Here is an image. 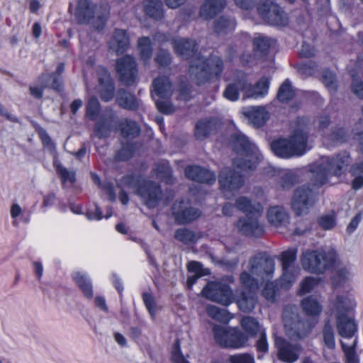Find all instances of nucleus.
<instances>
[{"instance_id": "obj_1", "label": "nucleus", "mask_w": 363, "mask_h": 363, "mask_svg": "<svg viewBox=\"0 0 363 363\" xmlns=\"http://www.w3.org/2000/svg\"><path fill=\"white\" fill-rule=\"evenodd\" d=\"M274 269V261L266 253H259L249 259L246 269L240 276V283L245 289L237 298L238 306L241 311H252L257 302L255 293L259 284L270 281Z\"/></svg>"}, {"instance_id": "obj_2", "label": "nucleus", "mask_w": 363, "mask_h": 363, "mask_svg": "<svg viewBox=\"0 0 363 363\" xmlns=\"http://www.w3.org/2000/svg\"><path fill=\"white\" fill-rule=\"evenodd\" d=\"M175 52L184 59L193 57L189 67V73L197 82L202 84L218 77L223 71V61L218 56L205 58L196 53V44L194 40L178 38L173 40Z\"/></svg>"}, {"instance_id": "obj_3", "label": "nucleus", "mask_w": 363, "mask_h": 363, "mask_svg": "<svg viewBox=\"0 0 363 363\" xmlns=\"http://www.w3.org/2000/svg\"><path fill=\"white\" fill-rule=\"evenodd\" d=\"M273 152L278 157L289 158L301 156L311 149L308 144V120L299 118L296 127L289 139H279L271 144Z\"/></svg>"}, {"instance_id": "obj_4", "label": "nucleus", "mask_w": 363, "mask_h": 363, "mask_svg": "<svg viewBox=\"0 0 363 363\" xmlns=\"http://www.w3.org/2000/svg\"><path fill=\"white\" fill-rule=\"evenodd\" d=\"M350 163V157L344 152L333 157H321L311 165V179L320 186L329 182L333 176H340Z\"/></svg>"}, {"instance_id": "obj_5", "label": "nucleus", "mask_w": 363, "mask_h": 363, "mask_svg": "<svg viewBox=\"0 0 363 363\" xmlns=\"http://www.w3.org/2000/svg\"><path fill=\"white\" fill-rule=\"evenodd\" d=\"M235 206L246 214V217L240 219L237 223L239 231L245 235H261L264 231L263 225L258 221L263 211L261 203L253 202L247 196H240L236 199Z\"/></svg>"}, {"instance_id": "obj_6", "label": "nucleus", "mask_w": 363, "mask_h": 363, "mask_svg": "<svg viewBox=\"0 0 363 363\" xmlns=\"http://www.w3.org/2000/svg\"><path fill=\"white\" fill-rule=\"evenodd\" d=\"M303 269L314 274H323L339 263V255L333 247L305 250L301 256Z\"/></svg>"}, {"instance_id": "obj_7", "label": "nucleus", "mask_w": 363, "mask_h": 363, "mask_svg": "<svg viewBox=\"0 0 363 363\" xmlns=\"http://www.w3.org/2000/svg\"><path fill=\"white\" fill-rule=\"evenodd\" d=\"M232 145L238 155L233 160V167L242 172L255 169L262 157L257 146L241 133L232 135Z\"/></svg>"}, {"instance_id": "obj_8", "label": "nucleus", "mask_w": 363, "mask_h": 363, "mask_svg": "<svg viewBox=\"0 0 363 363\" xmlns=\"http://www.w3.org/2000/svg\"><path fill=\"white\" fill-rule=\"evenodd\" d=\"M283 323L286 334L290 338L303 339L311 332L317 320L313 323L301 321L298 309L295 306L285 307L283 312Z\"/></svg>"}, {"instance_id": "obj_9", "label": "nucleus", "mask_w": 363, "mask_h": 363, "mask_svg": "<svg viewBox=\"0 0 363 363\" xmlns=\"http://www.w3.org/2000/svg\"><path fill=\"white\" fill-rule=\"evenodd\" d=\"M93 9L89 0H79L74 15L79 23H90L97 30L102 29L108 19L109 8L108 5L101 6L96 18L92 16Z\"/></svg>"}, {"instance_id": "obj_10", "label": "nucleus", "mask_w": 363, "mask_h": 363, "mask_svg": "<svg viewBox=\"0 0 363 363\" xmlns=\"http://www.w3.org/2000/svg\"><path fill=\"white\" fill-rule=\"evenodd\" d=\"M151 95L155 101L157 109L164 113H171L174 111L173 105L165 99L169 98L172 94V84L166 77H160L154 79L152 82Z\"/></svg>"}, {"instance_id": "obj_11", "label": "nucleus", "mask_w": 363, "mask_h": 363, "mask_svg": "<svg viewBox=\"0 0 363 363\" xmlns=\"http://www.w3.org/2000/svg\"><path fill=\"white\" fill-rule=\"evenodd\" d=\"M257 11L262 18L269 24L278 26L287 24L288 18L285 12L273 1L267 0L260 4Z\"/></svg>"}, {"instance_id": "obj_12", "label": "nucleus", "mask_w": 363, "mask_h": 363, "mask_svg": "<svg viewBox=\"0 0 363 363\" xmlns=\"http://www.w3.org/2000/svg\"><path fill=\"white\" fill-rule=\"evenodd\" d=\"M220 190L225 199H230L243 185V179L241 174L235 169H223L218 179Z\"/></svg>"}, {"instance_id": "obj_13", "label": "nucleus", "mask_w": 363, "mask_h": 363, "mask_svg": "<svg viewBox=\"0 0 363 363\" xmlns=\"http://www.w3.org/2000/svg\"><path fill=\"white\" fill-rule=\"evenodd\" d=\"M203 296L209 300L228 306L233 303V295L230 288L220 282H211L201 291Z\"/></svg>"}, {"instance_id": "obj_14", "label": "nucleus", "mask_w": 363, "mask_h": 363, "mask_svg": "<svg viewBox=\"0 0 363 363\" xmlns=\"http://www.w3.org/2000/svg\"><path fill=\"white\" fill-rule=\"evenodd\" d=\"M316 192L308 186L298 188L292 200V208L298 216L306 214L315 202Z\"/></svg>"}, {"instance_id": "obj_15", "label": "nucleus", "mask_w": 363, "mask_h": 363, "mask_svg": "<svg viewBox=\"0 0 363 363\" xmlns=\"http://www.w3.org/2000/svg\"><path fill=\"white\" fill-rule=\"evenodd\" d=\"M275 346L279 359L286 363L296 362L303 350L301 344L291 343L280 337H275Z\"/></svg>"}, {"instance_id": "obj_16", "label": "nucleus", "mask_w": 363, "mask_h": 363, "mask_svg": "<svg viewBox=\"0 0 363 363\" xmlns=\"http://www.w3.org/2000/svg\"><path fill=\"white\" fill-rule=\"evenodd\" d=\"M240 85L242 86L244 99H261L268 94L269 79L267 77L261 78L255 85L252 86L247 82L245 77H241Z\"/></svg>"}, {"instance_id": "obj_17", "label": "nucleus", "mask_w": 363, "mask_h": 363, "mask_svg": "<svg viewBox=\"0 0 363 363\" xmlns=\"http://www.w3.org/2000/svg\"><path fill=\"white\" fill-rule=\"evenodd\" d=\"M116 71L121 81L126 84L134 82L136 77V63L130 55H125L116 61Z\"/></svg>"}, {"instance_id": "obj_18", "label": "nucleus", "mask_w": 363, "mask_h": 363, "mask_svg": "<svg viewBox=\"0 0 363 363\" xmlns=\"http://www.w3.org/2000/svg\"><path fill=\"white\" fill-rule=\"evenodd\" d=\"M137 193L149 208L156 206L161 195L158 185L147 180L140 182Z\"/></svg>"}, {"instance_id": "obj_19", "label": "nucleus", "mask_w": 363, "mask_h": 363, "mask_svg": "<svg viewBox=\"0 0 363 363\" xmlns=\"http://www.w3.org/2000/svg\"><path fill=\"white\" fill-rule=\"evenodd\" d=\"M357 306L354 296L352 293L339 294L333 302L335 315H354Z\"/></svg>"}, {"instance_id": "obj_20", "label": "nucleus", "mask_w": 363, "mask_h": 363, "mask_svg": "<svg viewBox=\"0 0 363 363\" xmlns=\"http://www.w3.org/2000/svg\"><path fill=\"white\" fill-rule=\"evenodd\" d=\"M172 213L176 220L181 224L191 222L201 215L198 209L191 208L186 201L175 202L172 207Z\"/></svg>"}, {"instance_id": "obj_21", "label": "nucleus", "mask_w": 363, "mask_h": 363, "mask_svg": "<svg viewBox=\"0 0 363 363\" xmlns=\"http://www.w3.org/2000/svg\"><path fill=\"white\" fill-rule=\"evenodd\" d=\"M335 315L338 334L344 338H352L358 330L354 315L340 314Z\"/></svg>"}, {"instance_id": "obj_22", "label": "nucleus", "mask_w": 363, "mask_h": 363, "mask_svg": "<svg viewBox=\"0 0 363 363\" xmlns=\"http://www.w3.org/2000/svg\"><path fill=\"white\" fill-rule=\"evenodd\" d=\"M242 113L252 126H263L269 118V112L265 106H248L242 109Z\"/></svg>"}, {"instance_id": "obj_23", "label": "nucleus", "mask_w": 363, "mask_h": 363, "mask_svg": "<svg viewBox=\"0 0 363 363\" xmlns=\"http://www.w3.org/2000/svg\"><path fill=\"white\" fill-rule=\"evenodd\" d=\"M186 176L193 180L201 183L212 184L216 182V174L199 166H190L185 169Z\"/></svg>"}, {"instance_id": "obj_24", "label": "nucleus", "mask_w": 363, "mask_h": 363, "mask_svg": "<svg viewBox=\"0 0 363 363\" xmlns=\"http://www.w3.org/2000/svg\"><path fill=\"white\" fill-rule=\"evenodd\" d=\"M72 278L82 291L84 296L88 299H91L94 292L91 280L89 274L83 271H74L72 273Z\"/></svg>"}, {"instance_id": "obj_25", "label": "nucleus", "mask_w": 363, "mask_h": 363, "mask_svg": "<svg viewBox=\"0 0 363 363\" xmlns=\"http://www.w3.org/2000/svg\"><path fill=\"white\" fill-rule=\"evenodd\" d=\"M129 46V38L124 30H116L108 40L111 50L117 55L123 53Z\"/></svg>"}, {"instance_id": "obj_26", "label": "nucleus", "mask_w": 363, "mask_h": 363, "mask_svg": "<svg viewBox=\"0 0 363 363\" xmlns=\"http://www.w3.org/2000/svg\"><path fill=\"white\" fill-rule=\"evenodd\" d=\"M230 337L228 340H220L223 347L239 349L247 345L248 335L236 328H230Z\"/></svg>"}, {"instance_id": "obj_27", "label": "nucleus", "mask_w": 363, "mask_h": 363, "mask_svg": "<svg viewBox=\"0 0 363 363\" xmlns=\"http://www.w3.org/2000/svg\"><path fill=\"white\" fill-rule=\"evenodd\" d=\"M99 80L101 86V97L105 101H110L113 96L114 86L111 76L106 69L101 68L99 72Z\"/></svg>"}, {"instance_id": "obj_28", "label": "nucleus", "mask_w": 363, "mask_h": 363, "mask_svg": "<svg viewBox=\"0 0 363 363\" xmlns=\"http://www.w3.org/2000/svg\"><path fill=\"white\" fill-rule=\"evenodd\" d=\"M269 223L274 227L286 226L289 223V215L283 207L274 206L270 207L267 213Z\"/></svg>"}, {"instance_id": "obj_29", "label": "nucleus", "mask_w": 363, "mask_h": 363, "mask_svg": "<svg viewBox=\"0 0 363 363\" xmlns=\"http://www.w3.org/2000/svg\"><path fill=\"white\" fill-rule=\"evenodd\" d=\"M225 0H206L200 9V16L203 19H210L220 13L225 6Z\"/></svg>"}, {"instance_id": "obj_30", "label": "nucleus", "mask_w": 363, "mask_h": 363, "mask_svg": "<svg viewBox=\"0 0 363 363\" xmlns=\"http://www.w3.org/2000/svg\"><path fill=\"white\" fill-rule=\"evenodd\" d=\"M323 342L328 350L333 351L335 348V341L334 331L330 321L328 320L324 326L323 331ZM323 355L326 360L331 361L335 359L333 352H328L325 350L323 351Z\"/></svg>"}, {"instance_id": "obj_31", "label": "nucleus", "mask_w": 363, "mask_h": 363, "mask_svg": "<svg viewBox=\"0 0 363 363\" xmlns=\"http://www.w3.org/2000/svg\"><path fill=\"white\" fill-rule=\"evenodd\" d=\"M301 306L305 314L313 318H318L323 311L321 303L314 297L308 296L301 301Z\"/></svg>"}, {"instance_id": "obj_32", "label": "nucleus", "mask_w": 363, "mask_h": 363, "mask_svg": "<svg viewBox=\"0 0 363 363\" xmlns=\"http://www.w3.org/2000/svg\"><path fill=\"white\" fill-rule=\"evenodd\" d=\"M335 269L336 272L333 279V284L335 287L342 286L343 282L349 281L353 275L352 267L350 265H344L339 258V263L332 269Z\"/></svg>"}, {"instance_id": "obj_33", "label": "nucleus", "mask_w": 363, "mask_h": 363, "mask_svg": "<svg viewBox=\"0 0 363 363\" xmlns=\"http://www.w3.org/2000/svg\"><path fill=\"white\" fill-rule=\"evenodd\" d=\"M64 70L65 65L60 63L57 65L55 73L52 74H43L40 77V80L45 86H50L54 89H59L62 83L60 74Z\"/></svg>"}, {"instance_id": "obj_34", "label": "nucleus", "mask_w": 363, "mask_h": 363, "mask_svg": "<svg viewBox=\"0 0 363 363\" xmlns=\"http://www.w3.org/2000/svg\"><path fill=\"white\" fill-rule=\"evenodd\" d=\"M144 7L146 14L152 18L158 20L164 16L163 5L160 0H145Z\"/></svg>"}, {"instance_id": "obj_35", "label": "nucleus", "mask_w": 363, "mask_h": 363, "mask_svg": "<svg viewBox=\"0 0 363 363\" xmlns=\"http://www.w3.org/2000/svg\"><path fill=\"white\" fill-rule=\"evenodd\" d=\"M117 102L120 106L130 110H135L139 106L138 101L135 97L123 89L119 90L118 92Z\"/></svg>"}, {"instance_id": "obj_36", "label": "nucleus", "mask_w": 363, "mask_h": 363, "mask_svg": "<svg viewBox=\"0 0 363 363\" xmlns=\"http://www.w3.org/2000/svg\"><path fill=\"white\" fill-rule=\"evenodd\" d=\"M138 48L140 60L147 65L152 57V48L151 40L147 37H143L138 40Z\"/></svg>"}, {"instance_id": "obj_37", "label": "nucleus", "mask_w": 363, "mask_h": 363, "mask_svg": "<svg viewBox=\"0 0 363 363\" xmlns=\"http://www.w3.org/2000/svg\"><path fill=\"white\" fill-rule=\"evenodd\" d=\"M283 273L280 279L281 286L288 289L296 281V278L300 274L299 267H292L289 269H282Z\"/></svg>"}, {"instance_id": "obj_38", "label": "nucleus", "mask_w": 363, "mask_h": 363, "mask_svg": "<svg viewBox=\"0 0 363 363\" xmlns=\"http://www.w3.org/2000/svg\"><path fill=\"white\" fill-rule=\"evenodd\" d=\"M235 28L233 18L222 16L215 23L214 30L218 35H224L231 32Z\"/></svg>"}, {"instance_id": "obj_39", "label": "nucleus", "mask_w": 363, "mask_h": 363, "mask_svg": "<svg viewBox=\"0 0 363 363\" xmlns=\"http://www.w3.org/2000/svg\"><path fill=\"white\" fill-rule=\"evenodd\" d=\"M242 329L248 333L249 336H254L257 333H261L264 330L262 329L261 325L257 320L252 317H244L240 321Z\"/></svg>"}, {"instance_id": "obj_40", "label": "nucleus", "mask_w": 363, "mask_h": 363, "mask_svg": "<svg viewBox=\"0 0 363 363\" xmlns=\"http://www.w3.org/2000/svg\"><path fill=\"white\" fill-rule=\"evenodd\" d=\"M297 257V249L290 248L283 252L280 255L282 269L298 267L295 264Z\"/></svg>"}, {"instance_id": "obj_41", "label": "nucleus", "mask_w": 363, "mask_h": 363, "mask_svg": "<svg viewBox=\"0 0 363 363\" xmlns=\"http://www.w3.org/2000/svg\"><path fill=\"white\" fill-rule=\"evenodd\" d=\"M113 123H114V119L112 117L105 121L101 120L97 122L94 128L95 135L99 138L107 137Z\"/></svg>"}, {"instance_id": "obj_42", "label": "nucleus", "mask_w": 363, "mask_h": 363, "mask_svg": "<svg viewBox=\"0 0 363 363\" xmlns=\"http://www.w3.org/2000/svg\"><path fill=\"white\" fill-rule=\"evenodd\" d=\"M240 81L241 78L227 86L223 92V96L225 99L232 101H235L239 99L240 91L242 92V86L240 85Z\"/></svg>"}, {"instance_id": "obj_43", "label": "nucleus", "mask_w": 363, "mask_h": 363, "mask_svg": "<svg viewBox=\"0 0 363 363\" xmlns=\"http://www.w3.org/2000/svg\"><path fill=\"white\" fill-rule=\"evenodd\" d=\"M318 225L323 230H332L337 224L336 214L334 211H330L323 214L318 219Z\"/></svg>"}, {"instance_id": "obj_44", "label": "nucleus", "mask_w": 363, "mask_h": 363, "mask_svg": "<svg viewBox=\"0 0 363 363\" xmlns=\"http://www.w3.org/2000/svg\"><path fill=\"white\" fill-rule=\"evenodd\" d=\"M121 131L123 136L128 137H134L138 135L140 131V128L138 124L128 119L123 120V121L121 123Z\"/></svg>"}, {"instance_id": "obj_45", "label": "nucleus", "mask_w": 363, "mask_h": 363, "mask_svg": "<svg viewBox=\"0 0 363 363\" xmlns=\"http://www.w3.org/2000/svg\"><path fill=\"white\" fill-rule=\"evenodd\" d=\"M274 43L273 40L261 35L255 38L253 41L255 52H259L263 55L267 52Z\"/></svg>"}, {"instance_id": "obj_46", "label": "nucleus", "mask_w": 363, "mask_h": 363, "mask_svg": "<svg viewBox=\"0 0 363 363\" xmlns=\"http://www.w3.org/2000/svg\"><path fill=\"white\" fill-rule=\"evenodd\" d=\"M294 96V91L289 80H286L280 86L277 97L281 102H287Z\"/></svg>"}, {"instance_id": "obj_47", "label": "nucleus", "mask_w": 363, "mask_h": 363, "mask_svg": "<svg viewBox=\"0 0 363 363\" xmlns=\"http://www.w3.org/2000/svg\"><path fill=\"white\" fill-rule=\"evenodd\" d=\"M320 279L307 277L300 283L298 294L303 295L310 293L320 282Z\"/></svg>"}, {"instance_id": "obj_48", "label": "nucleus", "mask_w": 363, "mask_h": 363, "mask_svg": "<svg viewBox=\"0 0 363 363\" xmlns=\"http://www.w3.org/2000/svg\"><path fill=\"white\" fill-rule=\"evenodd\" d=\"M212 122L204 120L198 122L195 128V135L198 139H203L208 135L212 129Z\"/></svg>"}, {"instance_id": "obj_49", "label": "nucleus", "mask_w": 363, "mask_h": 363, "mask_svg": "<svg viewBox=\"0 0 363 363\" xmlns=\"http://www.w3.org/2000/svg\"><path fill=\"white\" fill-rule=\"evenodd\" d=\"M54 166L56 168L57 173L60 174L62 182L64 184L69 183L73 184L75 181V173L72 171H69L67 169L62 167L57 161L55 159Z\"/></svg>"}, {"instance_id": "obj_50", "label": "nucleus", "mask_w": 363, "mask_h": 363, "mask_svg": "<svg viewBox=\"0 0 363 363\" xmlns=\"http://www.w3.org/2000/svg\"><path fill=\"white\" fill-rule=\"evenodd\" d=\"M279 175L280 177V186L284 189L291 187L295 182V176L294 173L290 170H279Z\"/></svg>"}, {"instance_id": "obj_51", "label": "nucleus", "mask_w": 363, "mask_h": 363, "mask_svg": "<svg viewBox=\"0 0 363 363\" xmlns=\"http://www.w3.org/2000/svg\"><path fill=\"white\" fill-rule=\"evenodd\" d=\"M230 327H224L220 325H214L213 328V333L214 339L217 343L223 347V343L220 340H228L230 337Z\"/></svg>"}, {"instance_id": "obj_52", "label": "nucleus", "mask_w": 363, "mask_h": 363, "mask_svg": "<svg viewBox=\"0 0 363 363\" xmlns=\"http://www.w3.org/2000/svg\"><path fill=\"white\" fill-rule=\"evenodd\" d=\"M157 177L166 183L171 182V170L168 163L164 162L160 164L156 169Z\"/></svg>"}, {"instance_id": "obj_53", "label": "nucleus", "mask_w": 363, "mask_h": 363, "mask_svg": "<svg viewBox=\"0 0 363 363\" xmlns=\"http://www.w3.org/2000/svg\"><path fill=\"white\" fill-rule=\"evenodd\" d=\"M99 111V103L97 99L91 97L87 104L86 116L91 120H94Z\"/></svg>"}, {"instance_id": "obj_54", "label": "nucleus", "mask_w": 363, "mask_h": 363, "mask_svg": "<svg viewBox=\"0 0 363 363\" xmlns=\"http://www.w3.org/2000/svg\"><path fill=\"white\" fill-rule=\"evenodd\" d=\"M172 363H189L182 352L179 340H177L172 347Z\"/></svg>"}, {"instance_id": "obj_55", "label": "nucleus", "mask_w": 363, "mask_h": 363, "mask_svg": "<svg viewBox=\"0 0 363 363\" xmlns=\"http://www.w3.org/2000/svg\"><path fill=\"white\" fill-rule=\"evenodd\" d=\"M323 83L330 91H335L337 88L335 75L330 71L326 70L323 73Z\"/></svg>"}, {"instance_id": "obj_56", "label": "nucleus", "mask_w": 363, "mask_h": 363, "mask_svg": "<svg viewBox=\"0 0 363 363\" xmlns=\"http://www.w3.org/2000/svg\"><path fill=\"white\" fill-rule=\"evenodd\" d=\"M230 363H255L254 357L248 353H240L229 357Z\"/></svg>"}, {"instance_id": "obj_57", "label": "nucleus", "mask_w": 363, "mask_h": 363, "mask_svg": "<svg viewBox=\"0 0 363 363\" xmlns=\"http://www.w3.org/2000/svg\"><path fill=\"white\" fill-rule=\"evenodd\" d=\"M143 297L150 315L155 318L157 314V306L152 296L149 293H144Z\"/></svg>"}, {"instance_id": "obj_58", "label": "nucleus", "mask_w": 363, "mask_h": 363, "mask_svg": "<svg viewBox=\"0 0 363 363\" xmlns=\"http://www.w3.org/2000/svg\"><path fill=\"white\" fill-rule=\"evenodd\" d=\"M175 238L184 243H189L194 238L193 233L187 229L181 228L175 232Z\"/></svg>"}, {"instance_id": "obj_59", "label": "nucleus", "mask_w": 363, "mask_h": 363, "mask_svg": "<svg viewBox=\"0 0 363 363\" xmlns=\"http://www.w3.org/2000/svg\"><path fill=\"white\" fill-rule=\"evenodd\" d=\"M264 283L266 284L262 291V295L268 301L273 302L276 296V286L274 282L270 281H265Z\"/></svg>"}, {"instance_id": "obj_60", "label": "nucleus", "mask_w": 363, "mask_h": 363, "mask_svg": "<svg viewBox=\"0 0 363 363\" xmlns=\"http://www.w3.org/2000/svg\"><path fill=\"white\" fill-rule=\"evenodd\" d=\"M189 272L198 274L199 277H203L209 274V270L203 267L201 263L198 262H191L188 264Z\"/></svg>"}, {"instance_id": "obj_61", "label": "nucleus", "mask_w": 363, "mask_h": 363, "mask_svg": "<svg viewBox=\"0 0 363 363\" xmlns=\"http://www.w3.org/2000/svg\"><path fill=\"white\" fill-rule=\"evenodd\" d=\"M40 137L43 143V145L45 148H47L54 156L55 157V146L52 143L51 138L49 137L48 133L45 130H40Z\"/></svg>"}, {"instance_id": "obj_62", "label": "nucleus", "mask_w": 363, "mask_h": 363, "mask_svg": "<svg viewBox=\"0 0 363 363\" xmlns=\"http://www.w3.org/2000/svg\"><path fill=\"white\" fill-rule=\"evenodd\" d=\"M170 54L167 50H160L156 57V62L160 66H166L170 63Z\"/></svg>"}, {"instance_id": "obj_63", "label": "nucleus", "mask_w": 363, "mask_h": 363, "mask_svg": "<svg viewBox=\"0 0 363 363\" xmlns=\"http://www.w3.org/2000/svg\"><path fill=\"white\" fill-rule=\"evenodd\" d=\"M259 339L257 342V349L259 352H267L268 350V343L264 330L261 331Z\"/></svg>"}, {"instance_id": "obj_64", "label": "nucleus", "mask_w": 363, "mask_h": 363, "mask_svg": "<svg viewBox=\"0 0 363 363\" xmlns=\"http://www.w3.org/2000/svg\"><path fill=\"white\" fill-rule=\"evenodd\" d=\"M352 89L358 97L363 98V83L358 82L354 76L352 77Z\"/></svg>"}]
</instances>
